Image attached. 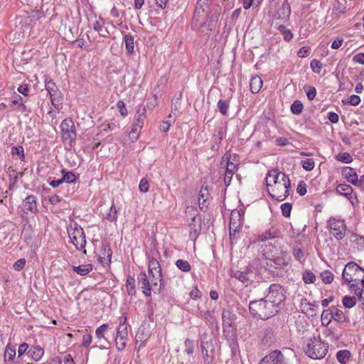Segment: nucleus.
Returning <instances> with one entry per match:
<instances>
[{
    "label": "nucleus",
    "instance_id": "obj_26",
    "mask_svg": "<svg viewBox=\"0 0 364 364\" xmlns=\"http://www.w3.org/2000/svg\"><path fill=\"white\" fill-rule=\"evenodd\" d=\"M332 314H333V320L338 322V323H349L350 320L349 318L346 316L343 311L339 309H337L336 306H332Z\"/></svg>",
    "mask_w": 364,
    "mask_h": 364
},
{
    "label": "nucleus",
    "instance_id": "obj_55",
    "mask_svg": "<svg viewBox=\"0 0 364 364\" xmlns=\"http://www.w3.org/2000/svg\"><path fill=\"white\" fill-rule=\"evenodd\" d=\"M291 209H292L291 203H285L281 205L282 213L283 216L285 218H289L290 216Z\"/></svg>",
    "mask_w": 364,
    "mask_h": 364
},
{
    "label": "nucleus",
    "instance_id": "obj_46",
    "mask_svg": "<svg viewBox=\"0 0 364 364\" xmlns=\"http://www.w3.org/2000/svg\"><path fill=\"white\" fill-rule=\"evenodd\" d=\"M16 350L14 348H10L9 346H7L6 347L4 355L5 362L13 360L16 355Z\"/></svg>",
    "mask_w": 364,
    "mask_h": 364
},
{
    "label": "nucleus",
    "instance_id": "obj_35",
    "mask_svg": "<svg viewBox=\"0 0 364 364\" xmlns=\"http://www.w3.org/2000/svg\"><path fill=\"white\" fill-rule=\"evenodd\" d=\"M277 232L274 229H269L265 231L264 233L258 235L257 241L265 242L268 240L274 239L277 237Z\"/></svg>",
    "mask_w": 364,
    "mask_h": 364
},
{
    "label": "nucleus",
    "instance_id": "obj_62",
    "mask_svg": "<svg viewBox=\"0 0 364 364\" xmlns=\"http://www.w3.org/2000/svg\"><path fill=\"white\" fill-rule=\"evenodd\" d=\"M190 228H191V232H190V235L191 237H197L201 230V225H199L198 227L197 228L196 225L193 223H191L190 224Z\"/></svg>",
    "mask_w": 364,
    "mask_h": 364
},
{
    "label": "nucleus",
    "instance_id": "obj_14",
    "mask_svg": "<svg viewBox=\"0 0 364 364\" xmlns=\"http://www.w3.org/2000/svg\"><path fill=\"white\" fill-rule=\"evenodd\" d=\"M252 272L250 269L247 268L245 271H239L235 269H230V275L234 277L242 283L247 285L251 282L250 274Z\"/></svg>",
    "mask_w": 364,
    "mask_h": 364
},
{
    "label": "nucleus",
    "instance_id": "obj_60",
    "mask_svg": "<svg viewBox=\"0 0 364 364\" xmlns=\"http://www.w3.org/2000/svg\"><path fill=\"white\" fill-rule=\"evenodd\" d=\"M224 128L223 127H219L216 132L214 134V141L215 142H216L218 144H220L221 143V141L223 139V134H224Z\"/></svg>",
    "mask_w": 364,
    "mask_h": 364
},
{
    "label": "nucleus",
    "instance_id": "obj_44",
    "mask_svg": "<svg viewBox=\"0 0 364 364\" xmlns=\"http://www.w3.org/2000/svg\"><path fill=\"white\" fill-rule=\"evenodd\" d=\"M117 209L114 206V203H112L109 213L106 215V219L111 223L115 222L117 219Z\"/></svg>",
    "mask_w": 364,
    "mask_h": 364
},
{
    "label": "nucleus",
    "instance_id": "obj_48",
    "mask_svg": "<svg viewBox=\"0 0 364 364\" xmlns=\"http://www.w3.org/2000/svg\"><path fill=\"white\" fill-rule=\"evenodd\" d=\"M336 159L338 161L343 162V163H346V164H349V163L352 162V161H353L352 156L347 152L339 153L336 156Z\"/></svg>",
    "mask_w": 364,
    "mask_h": 364
},
{
    "label": "nucleus",
    "instance_id": "obj_28",
    "mask_svg": "<svg viewBox=\"0 0 364 364\" xmlns=\"http://www.w3.org/2000/svg\"><path fill=\"white\" fill-rule=\"evenodd\" d=\"M73 270L80 276H85L88 274L93 269L91 264H82L79 266H72Z\"/></svg>",
    "mask_w": 364,
    "mask_h": 364
},
{
    "label": "nucleus",
    "instance_id": "obj_30",
    "mask_svg": "<svg viewBox=\"0 0 364 364\" xmlns=\"http://www.w3.org/2000/svg\"><path fill=\"white\" fill-rule=\"evenodd\" d=\"M232 156H228V152L225 153L222 159L221 164L223 161L226 160V169L232 173H235L238 168V164L231 161Z\"/></svg>",
    "mask_w": 364,
    "mask_h": 364
},
{
    "label": "nucleus",
    "instance_id": "obj_51",
    "mask_svg": "<svg viewBox=\"0 0 364 364\" xmlns=\"http://www.w3.org/2000/svg\"><path fill=\"white\" fill-rule=\"evenodd\" d=\"M301 164L303 168L308 171L313 170L315 166V162L312 159L301 160Z\"/></svg>",
    "mask_w": 364,
    "mask_h": 364
},
{
    "label": "nucleus",
    "instance_id": "obj_63",
    "mask_svg": "<svg viewBox=\"0 0 364 364\" xmlns=\"http://www.w3.org/2000/svg\"><path fill=\"white\" fill-rule=\"evenodd\" d=\"M11 153L12 155H18L21 156V159L24 158V151L23 148L21 146H13L11 148Z\"/></svg>",
    "mask_w": 364,
    "mask_h": 364
},
{
    "label": "nucleus",
    "instance_id": "obj_52",
    "mask_svg": "<svg viewBox=\"0 0 364 364\" xmlns=\"http://www.w3.org/2000/svg\"><path fill=\"white\" fill-rule=\"evenodd\" d=\"M303 280L306 284H312L316 281V276L309 270L305 271L303 273Z\"/></svg>",
    "mask_w": 364,
    "mask_h": 364
},
{
    "label": "nucleus",
    "instance_id": "obj_19",
    "mask_svg": "<svg viewBox=\"0 0 364 364\" xmlns=\"http://www.w3.org/2000/svg\"><path fill=\"white\" fill-rule=\"evenodd\" d=\"M283 173L279 171L278 169H272L268 171L267 177H266V183L267 186H272L282 182V181H279V176H282Z\"/></svg>",
    "mask_w": 364,
    "mask_h": 364
},
{
    "label": "nucleus",
    "instance_id": "obj_59",
    "mask_svg": "<svg viewBox=\"0 0 364 364\" xmlns=\"http://www.w3.org/2000/svg\"><path fill=\"white\" fill-rule=\"evenodd\" d=\"M304 90L306 93V96L309 100H313L316 95V90L313 86H309L307 87H304Z\"/></svg>",
    "mask_w": 364,
    "mask_h": 364
},
{
    "label": "nucleus",
    "instance_id": "obj_13",
    "mask_svg": "<svg viewBox=\"0 0 364 364\" xmlns=\"http://www.w3.org/2000/svg\"><path fill=\"white\" fill-rule=\"evenodd\" d=\"M260 364H287L283 353L278 350L272 351L261 360Z\"/></svg>",
    "mask_w": 364,
    "mask_h": 364
},
{
    "label": "nucleus",
    "instance_id": "obj_11",
    "mask_svg": "<svg viewBox=\"0 0 364 364\" xmlns=\"http://www.w3.org/2000/svg\"><path fill=\"white\" fill-rule=\"evenodd\" d=\"M137 279L138 284L142 289V293L146 296H150L151 291L154 292V287L156 286V282H154V278L150 282L145 272H140L138 275Z\"/></svg>",
    "mask_w": 364,
    "mask_h": 364
},
{
    "label": "nucleus",
    "instance_id": "obj_42",
    "mask_svg": "<svg viewBox=\"0 0 364 364\" xmlns=\"http://www.w3.org/2000/svg\"><path fill=\"white\" fill-rule=\"evenodd\" d=\"M154 282H156V286L154 287V293H161V291L164 290L165 287V282L162 278V274H161V277L156 276L154 277Z\"/></svg>",
    "mask_w": 364,
    "mask_h": 364
},
{
    "label": "nucleus",
    "instance_id": "obj_23",
    "mask_svg": "<svg viewBox=\"0 0 364 364\" xmlns=\"http://www.w3.org/2000/svg\"><path fill=\"white\" fill-rule=\"evenodd\" d=\"M23 207L32 213H35L38 211L36 198L33 195L27 196L23 203Z\"/></svg>",
    "mask_w": 364,
    "mask_h": 364
},
{
    "label": "nucleus",
    "instance_id": "obj_15",
    "mask_svg": "<svg viewBox=\"0 0 364 364\" xmlns=\"http://www.w3.org/2000/svg\"><path fill=\"white\" fill-rule=\"evenodd\" d=\"M301 308L304 313L309 316L314 317L317 314L318 305L316 303H309L306 298H303L301 300Z\"/></svg>",
    "mask_w": 364,
    "mask_h": 364
},
{
    "label": "nucleus",
    "instance_id": "obj_54",
    "mask_svg": "<svg viewBox=\"0 0 364 364\" xmlns=\"http://www.w3.org/2000/svg\"><path fill=\"white\" fill-rule=\"evenodd\" d=\"M218 107L221 114L223 116L227 115L229 104L226 101L222 100H219L218 102Z\"/></svg>",
    "mask_w": 364,
    "mask_h": 364
},
{
    "label": "nucleus",
    "instance_id": "obj_17",
    "mask_svg": "<svg viewBox=\"0 0 364 364\" xmlns=\"http://www.w3.org/2000/svg\"><path fill=\"white\" fill-rule=\"evenodd\" d=\"M291 14L290 4L288 0H284V3L278 11L274 14V18L277 19L287 20Z\"/></svg>",
    "mask_w": 364,
    "mask_h": 364
},
{
    "label": "nucleus",
    "instance_id": "obj_20",
    "mask_svg": "<svg viewBox=\"0 0 364 364\" xmlns=\"http://www.w3.org/2000/svg\"><path fill=\"white\" fill-rule=\"evenodd\" d=\"M342 176L350 183L356 184L358 174L355 170L351 167L346 166L343 168Z\"/></svg>",
    "mask_w": 364,
    "mask_h": 364
},
{
    "label": "nucleus",
    "instance_id": "obj_45",
    "mask_svg": "<svg viewBox=\"0 0 364 364\" xmlns=\"http://www.w3.org/2000/svg\"><path fill=\"white\" fill-rule=\"evenodd\" d=\"M176 267L184 272H188L191 270V265L189 262L183 259H178L176 262Z\"/></svg>",
    "mask_w": 364,
    "mask_h": 364
},
{
    "label": "nucleus",
    "instance_id": "obj_12",
    "mask_svg": "<svg viewBox=\"0 0 364 364\" xmlns=\"http://www.w3.org/2000/svg\"><path fill=\"white\" fill-rule=\"evenodd\" d=\"M241 213L239 210H233L230 214V239L232 241L236 237L240 227Z\"/></svg>",
    "mask_w": 364,
    "mask_h": 364
},
{
    "label": "nucleus",
    "instance_id": "obj_1",
    "mask_svg": "<svg viewBox=\"0 0 364 364\" xmlns=\"http://www.w3.org/2000/svg\"><path fill=\"white\" fill-rule=\"evenodd\" d=\"M251 316L257 319L267 320L275 316L279 311L265 298L251 301L249 304Z\"/></svg>",
    "mask_w": 364,
    "mask_h": 364
},
{
    "label": "nucleus",
    "instance_id": "obj_38",
    "mask_svg": "<svg viewBox=\"0 0 364 364\" xmlns=\"http://www.w3.org/2000/svg\"><path fill=\"white\" fill-rule=\"evenodd\" d=\"M350 353L348 350H341L336 353L338 361L342 364H345L350 358Z\"/></svg>",
    "mask_w": 364,
    "mask_h": 364
},
{
    "label": "nucleus",
    "instance_id": "obj_64",
    "mask_svg": "<svg viewBox=\"0 0 364 364\" xmlns=\"http://www.w3.org/2000/svg\"><path fill=\"white\" fill-rule=\"evenodd\" d=\"M296 191L300 196H304L306 192V185L304 181H299L298 186L296 188Z\"/></svg>",
    "mask_w": 364,
    "mask_h": 364
},
{
    "label": "nucleus",
    "instance_id": "obj_9",
    "mask_svg": "<svg viewBox=\"0 0 364 364\" xmlns=\"http://www.w3.org/2000/svg\"><path fill=\"white\" fill-rule=\"evenodd\" d=\"M62 138L63 141L68 142L70 146L76 139V130L74 122L71 118L63 120L60 124Z\"/></svg>",
    "mask_w": 364,
    "mask_h": 364
},
{
    "label": "nucleus",
    "instance_id": "obj_3",
    "mask_svg": "<svg viewBox=\"0 0 364 364\" xmlns=\"http://www.w3.org/2000/svg\"><path fill=\"white\" fill-rule=\"evenodd\" d=\"M328 349V343L322 341L319 336H314L308 341L305 353L311 358L321 359L326 355Z\"/></svg>",
    "mask_w": 364,
    "mask_h": 364
},
{
    "label": "nucleus",
    "instance_id": "obj_40",
    "mask_svg": "<svg viewBox=\"0 0 364 364\" xmlns=\"http://www.w3.org/2000/svg\"><path fill=\"white\" fill-rule=\"evenodd\" d=\"M142 125L136 122H134L132 124V130L129 133V138L132 141H134L138 139L139 133L141 129L142 128Z\"/></svg>",
    "mask_w": 364,
    "mask_h": 364
},
{
    "label": "nucleus",
    "instance_id": "obj_61",
    "mask_svg": "<svg viewBox=\"0 0 364 364\" xmlns=\"http://www.w3.org/2000/svg\"><path fill=\"white\" fill-rule=\"evenodd\" d=\"M139 191L142 193H146L149 191V183L145 178H142L140 181L139 185Z\"/></svg>",
    "mask_w": 364,
    "mask_h": 364
},
{
    "label": "nucleus",
    "instance_id": "obj_56",
    "mask_svg": "<svg viewBox=\"0 0 364 364\" xmlns=\"http://www.w3.org/2000/svg\"><path fill=\"white\" fill-rule=\"evenodd\" d=\"M184 345H185V347H186V350L185 351L186 352V353L188 355H193V353H194V343H193V341L189 339V338H186L185 342H184Z\"/></svg>",
    "mask_w": 364,
    "mask_h": 364
},
{
    "label": "nucleus",
    "instance_id": "obj_49",
    "mask_svg": "<svg viewBox=\"0 0 364 364\" xmlns=\"http://www.w3.org/2000/svg\"><path fill=\"white\" fill-rule=\"evenodd\" d=\"M304 106L301 101L295 100L291 105V111L294 114H299L303 110Z\"/></svg>",
    "mask_w": 364,
    "mask_h": 364
},
{
    "label": "nucleus",
    "instance_id": "obj_58",
    "mask_svg": "<svg viewBox=\"0 0 364 364\" xmlns=\"http://www.w3.org/2000/svg\"><path fill=\"white\" fill-rule=\"evenodd\" d=\"M108 325L106 323H103L95 331L96 336L98 339L103 338L105 337V332L107 330Z\"/></svg>",
    "mask_w": 364,
    "mask_h": 364
},
{
    "label": "nucleus",
    "instance_id": "obj_36",
    "mask_svg": "<svg viewBox=\"0 0 364 364\" xmlns=\"http://www.w3.org/2000/svg\"><path fill=\"white\" fill-rule=\"evenodd\" d=\"M126 288L127 294L130 296H133L136 294L135 289V279L128 275L126 280Z\"/></svg>",
    "mask_w": 364,
    "mask_h": 364
},
{
    "label": "nucleus",
    "instance_id": "obj_32",
    "mask_svg": "<svg viewBox=\"0 0 364 364\" xmlns=\"http://www.w3.org/2000/svg\"><path fill=\"white\" fill-rule=\"evenodd\" d=\"M333 317L332 314V309H328L323 311L321 316V324L323 326H327L331 323Z\"/></svg>",
    "mask_w": 364,
    "mask_h": 364
},
{
    "label": "nucleus",
    "instance_id": "obj_16",
    "mask_svg": "<svg viewBox=\"0 0 364 364\" xmlns=\"http://www.w3.org/2000/svg\"><path fill=\"white\" fill-rule=\"evenodd\" d=\"M148 272L149 274L153 278L156 276H159L160 277L161 274H162L159 262L158 261V259L151 256L149 257Z\"/></svg>",
    "mask_w": 364,
    "mask_h": 364
},
{
    "label": "nucleus",
    "instance_id": "obj_2",
    "mask_svg": "<svg viewBox=\"0 0 364 364\" xmlns=\"http://www.w3.org/2000/svg\"><path fill=\"white\" fill-rule=\"evenodd\" d=\"M364 279V269L354 262L347 263L342 272L343 282L350 287L352 284H358Z\"/></svg>",
    "mask_w": 364,
    "mask_h": 364
},
{
    "label": "nucleus",
    "instance_id": "obj_10",
    "mask_svg": "<svg viewBox=\"0 0 364 364\" xmlns=\"http://www.w3.org/2000/svg\"><path fill=\"white\" fill-rule=\"evenodd\" d=\"M327 224L330 232L336 240H341L345 237L346 225L344 220L331 217L327 221Z\"/></svg>",
    "mask_w": 364,
    "mask_h": 364
},
{
    "label": "nucleus",
    "instance_id": "obj_22",
    "mask_svg": "<svg viewBox=\"0 0 364 364\" xmlns=\"http://www.w3.org/2000/svg\"><path fill=\"white\" fill-rule=\"evenodd\" d=\"M112 251L109 245H103L102 248V256L98 259L100 263L102 264H109L111 262Z\"/></svg>",
    "mask_w": 364,
    "mask_h": 364
},
{
    "label": "nucleus",
    "instance_id": "obj_39",
    "mask_svg": "<svg viewBox=\"0 0 364 364\" xmlns=\"http://www.w3.org/2000/svg\"><path fill=\"white\" fill-rule=\"evenodd\" d=\"M61 173L63 174V181L68 183H75L76 181V176L73 171H67L65 169H62Z\"/></svg>",
    "mask_w": 364,
    "mask_h": 364
},
{
    "label": "nucleus",
    "instance_id": "obj_41",
    "mask_svg": "<svg viewBox=\"0 0 364 364\" xmlns=\"http://www.w3.org/2000/svg\"><path fill=\"white\" fill-rule=\"evenodd\" d=\"M277 30L282 34L286 41H289L293 38L294 36L292 32L289 29H287L284 25H279L277 27Z\"/></svg>",
    "mask_w": 364,
    "mask_h": 364
},
{
    "label": "nucleus",
    "instance_id": "obj_50",
    "mask_svg": "<svg viewBox=\"0 0 364 364\" xmlns=\"http://www.w3.org/2000/svg\"><path fill=\"white\" fill-rule=\"evenodd\" d=\"M312 71L316 74H319L323 68V64L317 59H314L310 63Z\"/></svg>",
    "mask_w": 364,
    "mask_h": 364
},
{
    "label": "nucleus",
    "instance_id": "obj_21",
    "mask_svg": "<svg viewBox=\"0 0 364 364\" xmlns=\"http://www.w3.org/2000/svg\"><path fill=\"white\" fill-rule=\"evenodd\" d=\"M127 335V332L126 328L124 331L118 328L117 336L115 338L116 347L118 350L121 351L124 349L126 346V336Z\"/></svg>",
    "mask_w": 364,
    "mask_h": 364
},
{
    "label": "nucleus",
    "instance_id": "obj_34",
    "mask_svg": "<svg viewBox=\"0 0 364 364\" xmlns=\"http://www.w3.org/2000/svg\"><path fill=\"white\" fill-rule=\"evenodd\" d=\"M336 191L341 195L348 196L352 194L353 188L348 184L342 183L336 186Z\"/></svg>",
    "mask_w": 364,
    "mask_h": 364
},
{
    "label": "nucleus",
    "instance_id": "obj_53",
    "mask_svg": "<svg viewBox=\"0 0 364 364\" xmlns=\"http://www.w3.org/2000/svg\"><path fill=\"white\" fill-rule=\"evenodd\" d=\"M50 100L52 105L57 109H60L63 108V98L56 95H50Z\"/></svg>",
    "mask_w": 364,
    "mask_h": 364
},
{
    "label": "nucleus",
    "instance_id": "obj_8",
    "mask_svg": "<svg viewBox=\"0 0 364 364\" xmlns=\"http://www.w3.org/2000/svg\"><path fill=\"white\" fill-rule=\"evenodd\" d=\"M204 13V9L202 8H198V6L196 7L193 21L192 26L198 28H203V27H207L209 31H212L217 23L218 16L217 14H211L207 16V19L205 21H200V14Z\"/></svg>",
    "mask_w": 364,
    "mask_h": 364
},
{
    "label": "nucleus",
    "instance_id": "obj_18",
    "mask_svg": "<svg viewBox=\"0 0 364 364\" xmlns=\"http://www.w3.org/2000/svg\"><path fill=\"white\" fill-rule=\"evenodd\" d=\"M10 106L12 107L14 110H17L21 113L27 111V107L23 103V98L19 95H16L12 97L10 100Z\"/></svg>",
    "mask_w": 364,
    "mask_h": 364
},
{
    "label": "nucleus",
    "instance_id": "obj_37",
    "mask_svg": "<svg viewBox=\"0 0 364 364\" xmlns=\"http://www.w3.org/2000/svg\"><path fill=\"white\" fill-rule=\"evenodd\" d=\"M48 78L49 77H46L45 80L46 89L48 92L50 96L56 95L58 91V87L51 79Z\"/></svg>",
    "mask_w": 364,
    "mask_h": 364
},
{
    "label": "nucleus",
    "instance_id": "obj_5",
    "mask_svg": "<svg viewBox=\"0 0 364 364\" xmlns=\"http://www.w3.org/2000/svg\"><path fill=\"white\" fill-rule=\"evenodd\" d=\"M268 289L264 298L279 312L286 299L285 291L279 284H272Z\"/></svg>",
    "mask_w": 364,
    "mask_h": 364
},
{
    "label": "nucleus",
    "instance_id": "obj_33",
    "mask_svg": "<svg viewBox=\"0 0 364 364\" xmlns=\"http://www.w3.org/2000/svg\"><path fill=\"white\" fill-rule=\"evenodd\" d=\"M124 41L128 55H132L134 53V37L130 34H126L124 36Z\"/></svg>",
    "mask_w": 364,
    "mask_h": 364
},
{
    "label": "nucleus",
    "instance_id": "obj_4",
    "mask_svg": "<svg viewBox=\"0 0 364 364\" xmlns=\"http://www.w3.org/2000/svg\"><path fill=\"white\" fill-rule=\"evenodd\" d=\"M200 350L205 364H213L215 360L217 341L212 336L205 333L200 338Z\"/></svg>",
    "mask_w": 364,
    "mask_h": 364
},
{
    "label": "nucleus",
    "instance_id": "obj_25",
    "mask_svg": "<svg viewBox=\"0 0 364 364\" xmlns=\"http://www.w3.org/2000/svg\"><path fill=\"white\" fill-rule=\"evenodd\" d=\"M28 356L35 361H38L41 359L44 354V350L41 346H32L27 352Z\"/></svg>",
    "mask_w": 364,
    "mask_h": 364
},
{
    "label": "nucleus",
    "instance_id": "obj_57",
    "mask_svg": "<svg viewBox=\"0 0 364 364\" xmlns=\"http://www.w3.org/2000/svg\"><path fill=\"white\" fill-rule=\"evenodd\" d=\"M360 98L358 95H350L346 102L343 100V104H349L353 106H357L360 104Z\"/></svg>",
    "mask_w": 364,
    "mask_h": 364
},
{
    "label": "nucleus",
    "instance_id": "obj_29",
    "mask_svg": "<svg viewBox=\"0 0 364 364\" xmlns=\"http://www.w3.org/2000/svg\"><path fill=\"white\" fill-rule=\"evenodd\" d=\"M209 193L207 186H203L199 193L198 197V205L201 210H203L204 207H206L205 203L208 198Z\"/></svg>",
    "mask_w": 364,
    "mask_h": 364
},
{
    "label": "nucleus",
    "instance_id": "obj_27",
    "mask_svg": "<svg viewBox=\"0 0 364 364\" xmlns=\"http://www.w3.org/2000/svg\"><path fill=\"white\" fill-rule=\"evenodd\" d=\"M263 85V81L258 75L254 76L250 80V87L252 93H258Z\"/></svg>",
    "mask_w": 364,
    "mask_h": 364
},
{
    "label": "nucleus",
    "instance_id": "obj_31",
    "mask_svg": "<svg viewBox=\"0 0 364 364\" xmlns=\"http://www.w3.org/2000/svg\"><path fill=\"white\" fill-rule=\"evenodd\" d=\"M359 286L358 284H352L350 287V292L354 293L358 299H360L364 294V279H363V281L361 283H359Z\"/></svg>",
    "mask_w": 364,
    "mask_h": 364
},
{
    "label": "nucleus",
    "instance_id": "obj_47",
    "mask_svg": "<svg viewBox=\"0 0 364 364\" xmlns=\"http://www.w3.org/2000/svg\"><path fill=\"white\" fill-rule=\"evenodd\" d=\"M322 281L325 284H331L333 280V274L329 270H325L320 274Z\"/></svg>",
    "mask_w": 364,
    "mask_h": 364
},
{
    "label": "nucleus",
    "instance_id": "obj_7",
    "mask_svg": "<svg viewBox=\"0 0 364 364\" xmlns=\"http://www.w3.org/2000/svg\"><path fill=\"white\" fill-rule=\"evenodd\" d=\"M68 233L71 242L77 250H83V254L86 255L87 251L85 250L86 245L85 234L81 226L75 223L74 227L71 225L68 228Z\"/></svg>",
    "mask_w": 364,
    "mask_h": 364
},
{
    "label": "nucleus",
    "instance_id": "obj_43",
    "mask_svg": "<svg viewBox=\"0 0 364 364\" xmlns=\"http://www.w3.org/2000/svg\"><path fill=\"white\" fill-rule=\"evenodd\" d=\"M343 305L347 308H353L356 304V299L355 296H345L342 299Z\"/></svg>",
    "mask_w": 364,
    "mask_h": 364
},
{
    "label": "nucleus",
    "instance_id": "obj_24",
    "mask_svg": "<svg viewBox=\"0 0 364 364\" xmlns=\"http://www.w3.org/2000/svg\"><path fill=\"white\" fill-rule=\"evenodd\" d=\"M182 92L176 93L171 100V113L177 115L181 108Z\"/></svg>",
    "mask_w": 364,
    "mask_h": 364
},
{
    "label": "nucleus",
    "instance_id": "obj_6",
    "mask_svg": "<svg viewBox=\"0 0 364 364\" xmlns=\"http://www.w3.org/2000/svg\"><path fill=\"white\" fill-rule=\"evenodd\" d=\"M290 188L291 181L289 178L285 173H282V182L274 185L272 192L269 190L268 192L272 198L283 201L289 196Z\"/></svg>",
    "mask_w": 364,
    "mask_h": 364
}]
</instances>
